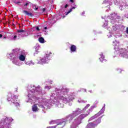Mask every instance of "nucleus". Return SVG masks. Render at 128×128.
<instances>
[{
  "label": "nucleus",
  "mask_w": 128,
  "mask_h": 128,
  "mask_svg": "<svg viewBox=\"0 0 128 128\" xmlns=\"http://www.w3.org/2000/svg\"><path fill=\"white\" fill-rule=\"evenodd\" d=\"M46 90H42L40 86L36 87L34 85H30L28 86V92L26 94V102L36 104L32 106V110L36 112H38V106L42 110L52 108V104L48 100L40 98L42 96L45 94Z\"/></svg>",
  "instance_id": "1"
},
{
  "label": "nucleus",
  "mask_w": 128,
  "mask_h": 128,
  "mask_svg": "<svg viewBox=\"0 0 128 128\" xmlns=\"http://www.w3.org/2000/svg\"><path fill=\"white\" fill-rule=\"evenodd\" d=\"M68 90L64 87L56 88L51 93V98H54L55 104L58 108H64V104H68L74 98L72 94H68Z\"/></svg>",
  "instance_id": "2"
},
{
  "label": "nucleus",
  "mask_w": 128,
  "mask_h": 128,
  "mask_svg": "<svg viewBox=\"0 0 128 128\" xmlns=\"http://www.w3.org/2000/svg\"><path fill=\"white\" fill-rule=\"evenodd\" d=\"M18 56H20V60H21V62L26 60V57L22 54V50L19 48L14 50L12 52L7 54V58L12 60L14 64L20 66L22 64H24V63L18 60Z\"/></svg>",
  "instance_id": "3"
},
{
  "label": "nucleus",
  "mask_w": 128,
  "mask_h": 128,
  "mask_svg": "<svg viewBox=\"0 0 128 128\" xmlns=\"http://www.w3.org/2000/svg\"><path fill=\"white\" fill-rule=\"evenodd\" d=\"M107 36H108V38H112V40H114V41L112 42V44L114 46V50H115L114 52V54H117V56L124 58H128V49H120V48H118L120 42L116 40V36L114 35L112 36L110 32L107 34Z\"/></svg>",
  "instance_id": "4"
},
{
  "label": "nucleus",
  "mask_w": 128,
  "mask_h": 128,
  "mask_svg": "<svg viewBox=\"0 0 128 128\" xmlns=\"http://www.w3.org/2000/svg\"><path fill=\"white\" fill-rule=\"evenodd\" d=\"M128 0H105L103 2L102 4L108 9L106 10V12H108L110 10V6H112L113 2L116 6H120L119 8L121 10H124L126 6H128Z\"/></svg>",
  "instance_id": "5"
},
{
  "label": "nucleus",
  "mask_w": 128,
  "mask_h": 128,
  "mask_svg": "<svg viewBox=\"0 0 128 128\" xmlns=\"http://www.w3.org/2000/svg\"><path fill=\"white\" fill-rule=\"evenodd\" d=\"M94 108H96V106H91L90 109H88L86 112V114H81L77 118L74 120L72 124L70 126V128H76L80 124L82 120L86 118L90 114V112H92L94 110Z\"/></svg>",
  "instance_id": "6"
},
{
  "label": "nucleus",
  "mask_w": 128,
  "mask_h": 128,
  "mask_svg": "<svg viewBox=\"0 0 128 128\" xmlns=\"http://www.w3.org/2000/svg\"><path fill=\"white\" fill-rule=\"evenodd\" d=\"M28 33L26 30L22 29L18 30L15 33H12L8 36V39L10 40H20V38H24V36H28Z\"/></svg>",
  "instance_id": "7"
},
{
  "label": "nucleus",
  "mask_w": 128,
  "mask_h": 128,
  "mask_svg": "<svg viewBox=\"0 0 128 128\" xmlns=\"http://www.w3.org/2000/svg\"><path fill=\"white\" fill-rule=\"evenodd\" d=\"M13 120L12 118L4 117L0 121V128H12L10 124Z\"/></svg>",
  "instance_id": "8"
},
{
  "label": "nucleus",
  "mask_w": 128,
  "mask_h": 128,
  "mask_svg": "<svg viewBox=\"0 0 128 128\" xmlns=\"http://www.w3.org/2000/svg\"><path fill=\"white\" fill-rule=\"evenodd\" d=\"M82 112H82V110L80 108H77L74 111L72 112V114L66 116V120H68L70 122H71L76 116H78V114H82Z\"/></svg>",
  "instance_id": "9"
},
{
  "label": "nucleus",
  "mask_w": 128,
  "mask_h": 128,
  "mask_svg": "<svg viewBox=\"0 0 128 128\" xmlns=\"http://www.w3.org/2000/svg\"><path fill=\"white\" fill-rule=\"evenodd\" d=\"M8 96H11L10 98H7V100H8V102H10V104H13L17 108L20 106V103L18 102V96H14V94L12 95L10 93L8 94Z\"/></svg>",
  "instance_id": "10"
},
{
  "label": "nucleus",
  "mask_w": 128,
  "mask_h": 128,
  "mask_svg": "<svg viewBox=\"0 0 128 128\" xmlns=\"http://www.w3.org/2000/svg\"><path fill=\"white\" fill-rule=\"evenodd\" d=\"M50 54H52V52H49V53L46 54L43 58L40 60L38 64H48L50 60Z\"/></svg>",
  "instance_id": "11"
},
{
  "label": "nucleus",
  "mask_w": 128,
  "mask_h": 128,
  "mask_svg": "<svg viewBox=\"0 0 128 128\" xmlns=\"http://www.w3.org/2000/svg\"><path fill=\"white\" fill-rule=\"evenodd\" d=\"M105 110H106V104H104V106L100 110L98 113H97L94 116L90 118V119L88 120V122H90V120H94V118H98L100 116H101V114H102L104 112Z\"/></svg>",
  "instance_id": "12"
},
{
  "label": "nucleus",
  "mask_w": 128,
  "mask_h": 128,
  "mask_svg": "<svg viewBox=\"0 0 128 128\" xmlns=\"http://www.w3.org/2000/svg\"><path fill=\"white\" fill-rule=\"evenodd\" d=\"M108 18L110 20V22H112V24H114L116 20V18L120 20V16H118V14H116V13L114 12L108 16Z\"/></svg>",
  "instance_id": "13"
},
{
  "label": "nucleus",
  "mask_w": 128,
  "mask_h": 128,
  "mask_svg": "<svg viewBox=\"0 0 128 128\" xmlns=\"http://www.w3.org/2000/svg\"><path fill=\"white\" fill-rule=\"evenodd\" d=\"M68 120H66V117L64 119L59 120V122L56 124V128H62L66 126V122L68 121Z\"/></svg>",
  "instance_id": "14"
},
{
  "label": "nucleus",
  "mask_w": 128,
  "mask_h": 128,
  "mask_svg": "<svg viewBox=\"0 0 128 128\" xmlns=\"http://www.w3.org/2000/svg\"><path fill=\"white\" fill-rule=\"evenodd\" d=\"M122 28L121 25L115 24L112 26V32H115V34H118L120 32V30Z\"/></svg>",
  "instance_id": "15"
},
{
  "label": "nucleus",
  "mask_w": 128,
  "mask_h": 128,
  "mask_svg": "<svg viewBox=\"0 0 128 128\" xmlns=\"http://www.w3.org/2000/svg\"><path fill=\"white\" fill-rule=\"evenodd\" d=\"M77 8L76 5L74 4V3H72L70 9L67 12H66V16L67 14H70V12H72V10H74L75 8Z\"/></svg>",
  "instance_id": "16"
},
{
  "label": "nucleus",
  "mask_w": 128,
  "mask_h": 128,
  "mask_svg": "<svg viewBox=\"0 0 128 128\" xmlns=\"http://www.w3.org/2000/svg\"><path fill=\"white\" fill-rule=\"evenodd\" d=\"M96 126V124H95L94 122H92L88 124L86 128H95Z\"/></svg>",
  "instance_id": "17"
},
{
  "label": "nucleus",
  "mask_w": 128,
  "mask_h": 128,
  "mask_svg": "<svg viewBox=\"0 0 128 128\" xmlns=\"http://www.w3.org/2000/svg\"><path fill=\"white\" fill-rule=\"evenodd\" d=\"M104 116H101L100 117L98 118L96 121H94L93 122H94L95 124H96V126H98V124H100L102 122V118Z\"/></svg>",
  "instance_id": "18"
},
{
  "label": "nucleus",
  "mask_w": 128,
  "mask_h": 128,
  "mask_svg": "<svg viewBox=\"0 0 128 128\" xmlns=\"http://www.w3.org/2000/svg\"><path fill=\"white\" fill-rule=\"evenodd\" d=\"M100 58H99L100 62H106V60L104 59V54H102V53L100 54Z\"/></svg>",
  "instance_id": "19"
},
{
  "label": "nucleus",
  "mask_w": 128,
  "mask_h": 128,
  "mask_svg": "<svg viewBox=\"0 0 128 128\" xmlns=\"http://www.w3.org/2000/svg\"><path fill=\"white\" fill-rule=\"evenodd\" d=\"M23 12L24 14H26V16H33L34 14H32V12H28L27 10H24L23 11Z\"/></svg>",
  "instance_id": "20"
},
{
  "label": "nucleus",
  "mask_w": 128,
  "mask_h": 128,
  "mask_svg": "<svg viewBox=\"0 0 128 128\" xmlns=\"http://www.w3.org/2000/svg\"><path fill=\"white\" fill-rule=\"evenodd\" d=\"M34 48H35V51L36 52V54H38V50L40 48V44H37L36 46H34Z\"/></svg>",
  "instance_id": "21"
},
{
  "label": "nucleus",
  "mask_w": 128,
  "mask_h": 128,
  "mask_svg": "<svg viewBox=\"0 0 128 128\" xmlns=\"http://www.w3.org/2000/svg\"><path fill=\"white\" fill-rule=\"evenodd\" d=\"M70 50L72 52H74L76 50V47L74 45H72L70 46Z\"/></svg>",
  "instance_id": "22"
},
{
  "label": "nucleus",
  "mask_w": 128,
  "mask_h": 128,
  "mask_svg": "<svg viewBox=\"0 0 128 128\" xmlns=\"http://www.w3.org/2000/svg\"><path fill=\"white\" fill-rule=\"evenodd\" d=\"M25 64H26V66H34V62H32V60H30V61H28L27 62H25Z\"/></svg>",
  "instance_id": "23"
},
{
  "label": "nucleus",
  "mask_w": 128,
  "mask_h": 128,
  "mask_svg": "<svg viewBox=\"0 0 128 128\" xmlns=\"http://www.w3.org/2000/svg\"><path fill=\"white\" fill-rule=\"evenodd\" d=\"M60 120H52L50 122V124H57L59 122Z\"/></svg>",
  "instance_id": "24"
},
{
  "label": "nucleus",
  "mask_w": 128,
  "mask_h": 128,
  "mask_svg": "<svg viewBox=\"0 0 128 128\" xmlns=\"http://www.w3.org/2000/svg\"><path fill=\"white\" fill-rule=\"evenodd\" d=\"M38 41L40 42V44H44V38L42 37H40L38 38Z\"/></svg>",
  "instance_id": "25"
},
{
  "label": "nucleus",
  "mask_w": 128,
  "mask_h": 128,
  "mask_svg": "<svg viewBox=\"0 0 128 128\" xmlns=\"http://www.w3.org/2000/svg\"><path fill=\"white\" fill-rule=\"evenodd\" d=\"M90 104H87L82 110V112H86V110H88V108H90Z\"/></svg>",
  "instance_id": "26"
},
{
  "label": "nucleus",
  "mask_w": 128,
  "mask_h": 128,
  "mask_svg": "<svg viewBox=\"0 0 128 128\" xmlns=\"http://www.w3.org/2000/svg\"><path fill=\"white\" fill-rule=\"evenodd\" d=\"M90 104H87L82 110V112H86V110H88V108H90Z\"/></svg>",
  "instance_id": "27"
},
{
  "label": "nucleus",
  "mask_w": 128,
  "mask_h": 128,
  "mask_svg": "<svg viewBox=\"0 0 128 128\" xmlns=\"http://www.w3.org/2000/svg\"><path fill=\"white\" fill-rule=\"evenodd\" d=\"M36 30H40V28L38 26L34 27L31 30L32 32H36Z\"/></svg>",
  "instance_id": "28"
},
{
  "label": "nucleus",
  "mask_w": 128,
  "mask_h": 128,
  "mask_svg": "<svg viewBox=\"0 0 128 128\" xmlns=\"http://www.w3.org/2000/svg\"><path fill=\"white\" fill-rule=\"evenodd\" d=\"M68 6V5L67 4H65L64 6H61V10H66V8Z\"/></svg>",
  "instance_id": "29"
},
{
  "label": "nucleus",
  "mask_w": 128,
  "mask_h": 128,
  "mask_svg": "<svg viewBox=\"0 0 128 128\" xmlns=\"http://www.w3.org/2000/svg\"><path fill=\"white\" fill-rule=\"evenodd\" d=\"M103 28H106V26H108V20H105V23L102 25Z\"/></svg>",
  "instance_id": "30"
},
{
  "label": "nucleus",
  "mask_w": 128,
  "mask_h": 128,
  "mask_svg": "<svg viewBox=\"0 0 128 128\" xmlns=\"http://www.w3.org/2000/svg\"><path fill=\"white\" fill-rule=\"evenodd\" d=\"M78 102H79L80 104L82 103V102L83 103H86V101H84V100L82 99H80V100H78Z\"/></svg>",
  "instance_id": "31"
},
{
  "label": "nucleus",
  "mask_w": 128,
  "mask_h": 128,
  "mask_svg": "<svg viewBox=\"0 0 128 128\" xmlns=\"http://www.w3.org/2000/svg\"><path fill=\"white\" fill-rule=\"evenodd\" d=\"M98 104V100L95 101V102H94V105L92 106H95V108H96V105ZM94 108H93V110H94Z\"/></svg>",
  "instance_id": "32"
},
{
  "label": "nucleus",
  "mask_w": 128,
  "mask_h": 128,
  "mask_svg": "<svg viewBox=\"0 0 128 128\" xmlns=\"http://www.w3.org/2000/svg\"><path fill=\"white\" fill-rule=\"evenodd\" d=\"M44 88H45V90H46V89L50 90V88H52V86H45Z\"/></svg>",
  "instance_id": "33"
},
{
  "label": "nucleus",
  "mask_w": 128,
  "mask_h": 128,
  "mask_svg": "<svg viewBox=\"0 0 128 128\" xmlns=\"http://www.w3.org/2000/svg\"><path fill=\"white\" fill-rule=\"evenodd\" d=\"M33 8H34V10H38V7H36V5H33Z\"/></svg>",
  "instance_id": "34"
},
{
  "label": "nucleus",
  "mask_w": 128,
  "mask_h": 128,
  "mask_svg": "<svg viewBox=\"0 0 128 128\" xmlns=\"http://www.w3.org/2000/svg\"><path fill=\"white\" fill-rule=\"evenodd\" d=\"M29 4H30V2H28V1L26 2L25 4H24V6H28V5Z\"/></svg>",
  "instance_id": "35"
},
{
  "label": "nucleus",
  "mask_w": 128,
  "mask_h": 128,
  "mask_svg": "<svg viewBox=\"0 0 128 128\" xmlns=\"http://www.w3.org/2000/svg\"><path fill=\"white\" fill-rule=\"evenodd\" d=\"M14 2V4H20V1L18 2V1H16H16Z\"/></svg>",
  "instance_id": "36"
},
{
  "label": "nucleus",
  "mask_w": 128,
  "mask_h": 128,
  "mask_svg": "<svg viewBox=\"0 0 128 128\" xmlns=\"http://www.w3.org/2000/svg\"><path fill=\"white\" fill-rule=\"evenodd\" d=\"M124 17L126 18H128V14H124Z\"/></svg>",
  "instance_id": "37"
},
{
  "label": "nucleus",
  "mask_w": 128,
  "mask_h": 128,
  "mask_svg": "<svg viewBox=\"0 0 128 128\" xmlns=\"http://www.w3.org/2000/svg\"><path fill=\"white\" fill-rule=\"evenodd\" d=\"M117 70L118 72H120H120H122V70L121 69H120V68H118L117 69Z\"/></svg>",
  "instance_id": "38"
},
{
  "label": "nucleus",
  "mask_w": 128,
  "mask_h": 128,
  "mask_svg": "<svg viewBox=\"0 0 128 128\" xmlns=\"http://www.w3.org/2000/svg\"><path fill=\"white\" fill-rule=\"evenodd\" d=\"M126 33L128 34V27L126 28Z\"/></svg>",
  "instance_id": "39"
},
{
  "label": "nucleus",
  "mask_w": 128,
  "mask_h": 128,
  "mask_svg": "<svg viewBox=\"0 0 128 128\" xmlns=\"http://www.w3.org/2000/svg\"><path fill=\"white\" fill-rule=\"evenodd\" d=\"M42 10V12H45V10H46V8H43Z\"/></svg>",
  "instance_id": "40"
},
{
  "label": "nucleus",
  "mask_w": 128,
  "mask_h": 128,
  "mask_svg": "<svg viewBox=\"0 0 128 128\" xmlns=\"http://www.w3.org/2000/svg\"><path fill=\"white\" fill-rule=\"evenodd\" d=\"M84 14H85V12H84V11L82 13V16H84Z\"/></svg>",
  "instance_id": "41"
},
{
  "label": "nucleus",
  "mask_w": 128,
  "mask_h": 128,
  "mask_svg": "<svg viewBox=\"0 0 128 128\" xmlns=\"http://www.w3.org/2000/svg\"><path fill=\"white\" fill-rule=\"evenodd\" d=\"M51 128H57L56 126H51Z\"/></svg>",
  "instance_id": "42"
},
{
  "label": "nucleus",
  "mask_w": 128,
  "mask_h": 128,
  "mask_svg": "<svg viewBox=\"0 0 128 128\" xmlns=\"http://www.w3.org/2000/svg\"><path fill=\"white\" fill-rule=\"evenodd\" d=\"M70 2L72 4H74V0H70Z\"/></svg>",
  "instance_id": "43"
},
{
  "label": "nucleus",
  "mask_w": 128,
  "mask_h": 128,
  "mask_svg": "<svg viewBox=\"0 0 128 128\" xmlns=\"http://www.w3.org/2000/svg\"><path fill=\"white\" fill-rule=\"evenodd\" d=\"M82 90H84V92H86V89H82Z\"/></svg>",
  "instance_id": "44"
},
{
  "label": "nucleus",
  "mask_w": 128,
  "mask_h": 128,
  "mask_svg": "<svg viewBox=\"0 0 128 128\" xmlns=\"http://www.w3.org/2000/svg\"><path fill=\"white\" fill-rule=\"evenodd\" d=\"M2 38V34H0V38Z\"/></svg>",
  "instance_id": "45"
},
{
  "label": "nucleus",
  "mask_w": 128,
  "mask_h": 128,
  "mask_svg": "<svg viewBox=\"0 0 128 128\" xmlns=\"http://www.w3.org/2000/svg\"><path fill=\"white\" fill-rule=\"evenodd\" d=\"M44 30H48V27H46V26L44 27Z\"/></svg>",
  "instance_id": "46"
},
{
  "label": "nucleus",
  "mask_w": 128,
  "mask_h": 128,
  "mask_svg": "<svg viewBox=\"0 0 128 128\" xmlns=\"http://www.w3.org/2000/svg\"><path fill=\"white\" fill-rule=\"evenodd\" d=\"M6 38H7L6 36H4V38L6 39Z\"/></svg>",
  "instance_id": "47"
},
{
  "label": "nucleus",
  "mask_w": 128,
  "mask_h": 128,
  "mask_svg": "<svg viewBox=\"0 0 128 128\" xmlns=\"http://www.w3.org/2000/svg\"><path fill=\"white\" fill-rule=\"evenodd\" d=\"M15 90L16 92H18V88H16Z\"/></svg>",
  "instance_id": "48"
},
{
  "label": "nucleus",
  "mask_w": 128,
  "mask_h": 128,
  "mask_svg": "<svg viewBox=\"0 0 128 128\" xmlns=\"http://www.w3.org/2000/svg\"><path fill=\"white\" fill-rule=\"evenodd\" d=\"M72 105V104H69V106H71Z\"/></svg>",
  "instance_id": "49"
},
{
  "label": "nucleus",
  "mask_w": 128,
  "mask_h": 128,
  "mask_svg": "<svg viewBox=\"0 0 128 128\" xmlns=\"http://www.w3.org/2000/svg\"><path fill=\"white\" fill-rule=\"evenodd\" d=\"M90 92H92V90H89Z\"/></svg>",
  "instance_id": "50"
},
{
  "label": "nucleus",
  "mask_w": 128,
  "mask_h": 128,
  "mask_svg": "<svg viewBox=\"0 0 128 128\" xmlns=\"http://www.w3.org/2000/svg\"><path fill=\"white\" fill-rule=\"evenodd\" d=\"M114 56V58H115L116 56Z\"/></svg>",
  "instance_id": "51"
},
{
  "label": "nucleus",
  "mask_w": 128,
  "mask_h": 128,
  "mask_svg": "<svg viewBox=\"0 0 128 128\" xmlns=\"http://www.w3.org/2000/svg\"><path fill=\"white\" fill-rule=\"evenodd\" d=\"M60 12H61V10H60Z\"/></svg>",
  "instance_id": "52"
},
{
  "label": "nucleus",
  "mask_w": 128,
  "mask_h": 128,
  "mask_svg": "<svg viewBox=\"0 0 128 128\" xmlns=\"http://www.w3.org/2000/svg\"><path fill=\"white\" fill-rule=\"evenodd\" d=\"M102 18H103V17H102Z\"/></svg>",
  "instance_id": "53"
}]
</instances>
